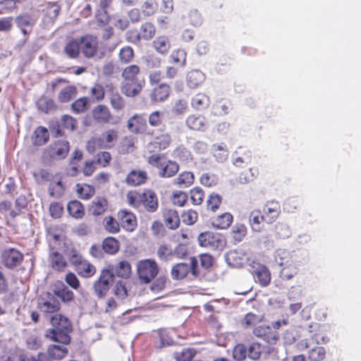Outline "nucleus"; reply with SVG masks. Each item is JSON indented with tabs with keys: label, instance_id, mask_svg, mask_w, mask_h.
<instances>
[{
	"label": "nucleus",
	"instance_id": "obj_14",
	"mask_svg": "<svg viewBox=\"0 0 361 361\" xmlns=\"http://www.w3.org/2000/svg\"><path fill=\"white\" fill-rule=\"evenodd\" d=\"M121 226L128 231H133L137 226V219L135 214L126 209L121 210L118 213Z\"/></svg>",
	"mask_w": 361,
	"mask_h": 361
},
{
	"label": "nucleus",
	"instance_id": "obj_64",
	"mask_svg": "<svg viewBox=\"0 0 361 361\" xmlns=\"http://www.w3.org/2000/svg\"><path fill=\"white\" fill-rule=\"evenodd\" d=\"M114 293L118 298L121 300L125 299L128 295V291L125 283L121 281L116 282L114 289Z\"/></svg>",
	"mask_w": 361,
	"mask_h": 361
},
{
	"label": "nucleus",
	"instance_id": "obj_44",
	"mask_svg": "<svg viewBox=\"0 0 361 361\" xmlns=\"http://www.w3.org/2000/svg\"><path fill=\"white\" fill-rule=\"evenodd\" d=\"M238 154V152H235V153L233 154V164L236 167H243V165L247 164L251 161V152L249 150L245 151L243 153V156H236Z\"/></svg>",
	"mask_w": 361,
	"mask_h": 361
},
{
	"label": "nucleus",
	"instance_id": "obj_49",
	"mask_svg": "<svg viewBox=\"0 0 361 361\" xmlns=\"http://www.w3.org/2000/svg\"><path fill=\"white\" fill-rule=\"evenodd\" d=\"M149 82L154 87V90L157 87L160 89L169 88L167 84L161 82V73L160 71H154L150 73Z\"/></svg>",
	"mask_w": 361,
	"mask_h": 361
},
{
	"label": "nucleus",
	"instance_id": "obj_1",
	"mask_svg": "<svg viewBox=\"0 0 361 361\" xmlns=\"http://www.w3.org/2000/svg\"><path fill=\"white\" fill-rule=\"evenodd\" d=\"M52 328L46 332V337L53 341L63 345L71 342L70 333L72 331V325L69 319L61 314H55L50 318Z\"/></svg>",
	"mask_w": 361,
	"mask_h": 361
},
{
	"label": "nucleus",
	"instance_id": "obj_63",
	"mask_svg": "<svg viewBox=\"0 0 361 361\" xmlns=\"http://www.w3.org/2000/svg\"><path fill=\"white\" fill-rule=\"evenodd\" d=\"M88 100L85 97L80 98L72 104V109L75 113L84 112L87 109Z\"/></svg>",
	"mask_w": 361,
	"mask_h": 361
},
{
	"label": "nucleus",
	"instance_id": "obj_34",
	"mask_svg": "<svg viewBox=\"0 0 361 361\" xmlns=\"http://www.w3.org/2000/svg\"><path fill=\"white\" fill-rule=\"evenodd\" d=\"M33 143L35 145L41 146L47 142L49 135L47 129L44 127H37L34 132Z\"/></svg>",
	"mask_w": 361,
	"mask_h": 361
},
{
	"label": "nucleus",
	"instance_id": "obj_56",
	"mask_svg": "<svg viewBox=\"0 0 361 361\" xmlns=\"http://www.w3.org/2000/svg\"><path fill=\"white\" fill-rule=\"evenodd\" d=\"M233 356L235 360H243L247 356V347L243 344L236 345L233 350Z\"/></svg>",
	"mask_w": 361,
	"mask_h": 361
},
{
	"label": "nucleus",
	"instance_id": "obj_16",
	"mask_svg": "<svg viewBox=\"0 0 361 361\" xmlns=\"http://www.w3.org/2000/svg\"><path fill=\"white\" fill-rule=\"evenodd\" d=\"M147 127L146 119L142 115L135 114L128 121V130L134 133H140L145 131Z\"/></svg>",
	"mask_w": 361,
	"mask_h": 361
},
{
	"label": "nucleus",
	"instance_id": "obj_46",
	"mask_svg": "<svg viewBox=\"0 0 361 361\" xmlns=\"http://www.w3.org/2000/svg\"><path fill=\"white\" fill-rule=\"evenodd\" d=\"M53 90H75V87L72 86L69 81L64 78H56L51 82Z\"/></svg>",
	"mask_w": 361,
	"mask_h": 361
},
{
	"label": "nucleus",
	"instance_id": "obj_40",
	"mask_svg": "<svg viewBox=\"0 0 361 361\" xmlns=\"http://www.w3.org/2000/svg\"><path fill=\"white\" fill-rule=\"evenodd\" d=\"M290 253L284 249H278L275 252V261L281 267L290 266Z\"/></svg>",
	"mask_w": 361,
	"mask_h": 361
},
{
	"label": "nucleus",
	"instance_id": "obj_32",
	"mask_svg": "<svg viewBox=\"0 0 361 361\" xmlns=\"http://www.w3.org/2000/svg\"><path fill=\"white\" fill-rule=\"evenodd\" d=\"M37 106L39 110L48 114L56 109V106L51 98L43 96L37 102Z\"/></svg>",
	"mask_w": 361,
	"mask_h": 361
},
{
	"label": "nucleus",
	"instance_id": "obj_61",
	"mask_svg": "<svg viewBox=\"0 0 361 361\" xmlns=\"http://www.w3.org/2000/svg\"><path fill=\"white\" fill-rule=\"evenodd\" d=\"M157 9V4L153 0L146 1L142 6V12L146 16L153 15Z\"/></svg>",
	"mask_w": 361,
	"mask_h": 361
},
{
	"label": "nucleus",
	"instance_id": "obj_7",
	"mask_svg": "<svg viewBox=\"0 0 361 361\" xmlns=\"http://www.w3.org/2000/svg\"><path fill=\"white\" fill-rule=\"evenodd\" d=\"M37 307L41 312L50 319L51 317L57 312L60 308V303L54 296L49 295L47 298H41L38 300Z\"/></svg>",
	"mask_w": 361,
	"mask_h": 361
},
{
	"label": "nucleus",
	"instance_id": "obj_27",
	"mask_svg": "<svg viewBox=\"0 0 361 361\" xmlns=\"http://www.w3.org/2000/svg\"><path fill=\"white\" fill-rule=\"evenodd\" d=\"M75 270L80 276L84 278H90L96 273L95 267L87 260L82 261Z\"/></svg>",
	"mask_w": 361,
	"mask_h": 361
},
{
	"label": "nucleus",
	"instance_id": "obj_5",
	"mask_svg": "<svg viewBox=\"0 0 361 361\" xmlns=\"http://www.w3.org/2000/svg\"><path fill=\"white\" fill-rule=\"evenodd\" d=\"M39 15L35 11L23 13L16 18V23L24 35H29L35 25Z\"/></svg>",
	"mask_w": 361,
	"mask_h": 361
},
{
	"label": "nucleus",
	"instance_id": "obj_62",
	"mask_svg": "<svg viewBox=\"0 0 361 361\" xmlns=\"http://www.w3.org/2000/svg\"><path fill=\"white\" fill-rule=\"evenodd\" d=\"M111 21L115 27L121 30H126L129 25L128 20L126 17L119 15L114 16L111 18Z\"/></svg>",
	"mask_w": 361,
	"mask_h": 361
},
{
	"label": "nucleus",
	"instance_id": "obj_55",
	"mask_svg": "<svg viewBox=\"0 0 361 361\" xmlns=\"http://www.w3.org/2000/svg\"><path fill=\"white\" fill-rule=\"evenodd\" d=\"M143 61L148 68H157L161 64V59L154 54L147 55L143 58Z\"/></svg>",
	"mask_w": 361,
	"mask_h": 361
},
{
	"label": "nucleus",
	"instance_id": "obj_47",
	"mask_svg": "<svg viewBox=\"0 0 361 361\" xmlns=\"http://www.w3.org/2000/svg\"><path fill=\"white\" fill-rule=\"evenodd\" d=\"M77 192L80 197L83 200H88L92 197L95 192L94 187L90 185L77 184Z\"/></svg>",
	"mask_w": 361,
	"mask_h": 361
},
{
	"label": "nucleus",
	"instance_id": "obj_15",
	"mask_svg": "<svg viewBox=\"0 0 361 361\" xmlns=\"http://www.w3.org/2000/svg\"><path fill=\"white\" fill-rule=\"evenodd\" d=\"M280 213V207L276 202H267L264 208L262 214L264 222L267 224L273 223L279 216Z\"/></svg>",
	"mask_w": 361,
	"mask_h": 361
},
{
	"label": "nucleus",
	"instance_id": "obj_8",
	"mask_svg": "<svg viewBox=\"0 0 361 361\" xmlns=\"http://www.w3.org/2000/svg\"><path fill=\"white\" fill-rule=\"evenodd\" d=\"M81 51L86 58H92L98 49L97 38L93 35H87L79 39Z\"/></svg>",
	"mask_w": 361,
	"mask_h": 361
},
{
	"label": "nucleus",
	"instance_id": "obj_42",
	"mask_svg": "<svg viewBox=\"0 0 361 361\" xmlns=\"http://www.w3.org/2000/svg\"><path fill=\"white\" fill-rule=\"evenodd\" d=\"M171 142V137L169 134H163L155 138L151 145L154 149L162 150L166 149Z\"/></svg>",
	"mask_w": 361,
	"mask_h": 361
},
{
	"label": "nucleus",
	"instance_id": "obj_13",
	"mask_svg": "<svg viewBox=\"0 0 361 361\" xmlns=\"http://www.w3.org/2000/svg\"><path fill=\"white\" fill-rule=\"evenodd\" d=\"M225 260L228 266L234 268L241 267L247 260L245 254L241 250H230L224 255Z\"/></svg>",
	"mask_w": 361,
	"mask_h": 361
},
{
	"label": "nucleus",
	"instance_id": "obj_36",
	"mask_svg": "<svg viewBox=\"0 0 361 361\" xmlns=\"http://www.w3.org/2000/svg\"><path fill=\"white\" fill-rule=\"evenodd\" d=\"M66 345H52L48 348V354L53 359L60 360L68 354V349Z\"/></svg>",
	"mask_w": 361,
	"mask_h": 361
},
{
	"label": "nucleus",
	"instance_id": "obj_4",
	"mask_svg": "<svg viewBox=\"0 0 361 361\" xmlns=\"http://www.w3.org/2000/svg\"><path fill=\"white\" fill-rule=\"evenodd\" d=\"M193 276L199 275L197 269V259L195 257L190 259V263H178L175 264L171 271V276L174 280H180L184 279L189 273Z\"/></svg>",
	"mask_w": 361,
	"mask_h": 361
},
{
	"label": "nucleus",
	"instance_id": "obj_45",
	"mask_svg": "<svg viewBox=\"0 0 361 361\" xmlns=\"http://www.w3.org/2000/svg\"><path fill=\"white\" fill-rule=\"evenodd\" d=\"M263 347L259 343L254 342L249 345L247 348V357L253 360H257L259 358Z\"/></svg>",
	"mask_w": 361,
	"mask_h": 361
},
{
	"label": "nucleus",
	"instance_id": "obj_9",
	"mask_svg": "<svg viewBox=\"0 0 361 361\" xmlns=\"http://www.w3.org/2000/svg\"><path fill=\"white\" fill-rule=\"evenodd\" d=\"M198 242L200 246L211 249H219L225 243L221 236L209 232L201 233L198 237Z\"/></svg>",
	"mask_w": 361,
	"mask_h": 361
},
{
	"label": "nucleus",
	"instance_id": "obj_30",
	"mask_svg": "<svg viewBox=\"0 0 361 361\" xmlns=\"http://www.w3.org/2000/svg\"><path fill=\"white\" fill-rule=\"evenodd\" d=\"M111 271L118 277L128 278L131 273V266L127 261H121L116 266L113 267Z\"/></svg>",
	"mask_w": 361,
	"mask_h": 361
},
{
	"label": "nucleus",
	"instance_id": "obj_33",
	"mask_svg": "<svg viewBox=\"0 0 361 361\" xmlns=\"http://www.w3.org/2000/svg\"><path fill=\"white\" fill-rule=\"evenodd\" d=\"M51 267L57 271H62L67 266V262L62 255L57 252H53L49 255Z\"/></svg>",
	"mask_w": 361,
	"mask_h": 361
},
{
	"label": "nucleus",
	"instance_id": "obj_20",
	"mask_svg": "<svg viewBox=\"0 0 361 361\" xmlns=\"http://www.w3.org/2000/svg\"><path fill=\"white\" fill-rule=\"evenodd\" d=\"M179 170V165L174 161L169 160L163 163L159 169V176L161 178H171L174 176Z\"/></svg>",
	"mask_w": 361,
	"mask_h": 361
},
{
	"label": "nucleus",
	"instance_id": "obj_48",
	"mask_svg": "<svg viewBox=\"0 0 361 361\" xmlns=\"http://www.w3.org/2000/svg\"><path fill=\"white\" fill-rule=\"evenodd\" d=\"M157 255L159 259L168 262L173 260L172 248L167 245H161L159 247Z\"/></svg>",
	"mask_w": 361,
	"mask_h": 361
},
{
	"label": "nucleus",
	"instance_id": "obj_2",
	"mask_svg": "<svg viewBox=\"0 0 361 361\" xmlns=\"http://www.w3.org/2000/svg\"><path fill=\"white\" fill-rule=\"evenodd\" d=\"M114 280V273L107 268L103 269L98 277L94 282L93 290L99 298H103L109 292Z\"/></svg>",
	"mask_w": 361,
	"mask_h": 361
},
{
	"label": "nucleus",
	"instance_id": "obj_3",
	"mask_svg": "<svg viewBox=\"0 0 361 361\" xmlns=\"http://www.w3.org/2000/svg\"><path fill=\"white\" fill-rule=\"evenodd\" d=\"M137 271L141 282L149 283L158 274L159 267L155 260L146 259L138 262Z\"/></svg>",
	"mask_w": 361,
	"mask_h": 361
},
{
	"label": "nucleus",
	"instance_id": "obj_39",
	"mask_svg": "<svg viewBox=\"0 0 361 361\" xmlns=\"http://www.w3.org/2000/svg\"><path fill=\"white\" fill-rule=\"evenodd\" d=\"M233 221V216L229 213H224L214 219L212 224L219 229H226Z\"/></svg>",
	"mask_w": 361,
	"mask_h": 361
},
{
	"label": "nucleus",
	"instance_id": "obj_24",
	"mask_svg": "<svg viewBox=\"0 0 361 361\" xmlns=\"http://www.w3.org/2000/svg\"><path fill=\"white\" fill-rule=\"evenodd\" d=\"M212 150L213 157L217 162L224 163L227 160L228 157V150L225 144H214L212 147Z\"/></svg>",
	"mask_w": 361,
	"mask_h": 361
},
{
	"label": "nucleus",
	"instance_id": "obj_50",
	"mask_svg": "<svg viewBox=\"0 0 361 361\" xmlns=\"http://www.w3.org/2000/svg\"><path fill=\"white\" fill-rule=\"evenodd\" d=\"M104 225L105 229L111 233H116L120 231V224L112 216H109L104 218Z\"/></svg>",
	"mask_w": 361,
	"mask_h": 361
},
{
	"label": "nucleus",
	"instance_id": "obj_17",
	"mask_svg": "<svg viewBox=\"0 0 361 361\" xmlns=\"http://www.w3.org/2000/svg\"><path fill=\"white\" fill-rule=\"evenodd\" d=\"M187 126L194 130L204 131L207 127V119L202 115L193 114L186 119Z\"/></svg>",
	"mask_w": 361,
	"mask_h": 361
},
{
	"label": "nucleus",
	"instance_id": "obj_29",
	"mask_svg": "<svg viewBox=\"0 0 361 361\" xmlns=\"http://www.w3.org/2000/svg\"><path fill=\"white\" fill-rule=\"evenodd\" d=\"M153 47L159 54H166L171 48V43L168 37L160 36L154 40Z\"/></svg>",
	"mask_w": 361,
	"mask_h": 361
},
{
	"label": "nucleus",
	"instance_id": "obj_21",
	"mask_svg": "<svg viewBox=\"0 0 361 361\" xmlns=\"http://www.w3.org/2000/svg\"><path fill=\"white\" fill-rule=\"evenodd\" d=\"M94 119L99 123H106L110 122L111 115L109 109L104 105L95 106L92 111Z\"/></svg>",
	"mask_w": 361,
	"mask_h": 361
},
{
	"label": "nucleus",
	"instance_id": "obj_35",
	"mask_svg": "<svg viewBox=\"0 0 361 361\" xmlns=\"http://www.w3.org/2000/svg\"><path fill=\"white\" fill-rule=\"evenodd\" d=\"M67 210L71 216L75 219H81L84 216V209L78 200H72L67 205Z\"/></svg>",
	"mask_w": 361,
	"mask_h": 361
},
{
	"label": "nucleus",
	"instance_id": "obj_31",
	"mask_svg": "<svg viewBox=\"0 0 361 361\" xmlns=\"http://www.w3.org/2000/svg\"><path fill=\"white\" fill-rule=\"evenodd\" d=\"M194 182V175L190 171H184L173 180V183L180 188H188Z\"/></svg>",
	"mask_w": 361,
	"mask_h": 361
},
{
	"label": "nucleus",
	"instance_id": "obj_18",
	"mask_svg": "<svg viewBox=\"0 0 361 361\" xmlns=\"http://www.w3.org/2000/svg\"><path fill=\"white\" fill-rule=\"evenodd\" d=\"M69 149L70 146L68 141L59 140L51 147V156L56 159H63L67 156Z\"/></svg>",
	"mask_w": 361,
	"mask_h": 361
},
{
	"label": "nucleus",
	"instance_id": "obj_59",
	"mask_svg": "<svg viewBox=\"0 0 361 361\" xmlns=\"http://www.w3.org/2000/svg\"><path fill=\"white\" fill-rule=\"evenodd\" d=\"M139 72L140 68L137 65H130L123 70L122 75L126 80H133Z\"/></svg>",
	"mask_w": 361,
	"mask_h": 361
},
{
	"label": "nucleus",
	"instance_id": "obj_26",
	"mask_svg": "<svg viewBox=\"0 0 361 361\" xmlns=\"http://www.w3.org/2000/svg\"><path fill=\"white\" fill-rule=\"evenodd\" d=\"M249 222L252 229L254 231L259 232L261 231L262 222H264V216L260 210H252L249 216Z\"/></svg>",
	"mask_w": 361,
	"mask_h": 361
},
{
	"label": "nucleus",
	"instance_id": "obj_23",
	"mask_svg": "<svg viewBox=\"0 0 361 361\" xmlns=\"http://www.w3.org/2000/svg\"><path fill=\"white\" fill-rule=\"evenodd\" d=\"M164 219L166 226L170 229H176L180 224L178 212L172 209H166L164 212Z\"/></svg>",
	"mask_w": 361,
	"mask_h": 361
},
{
	"label": "nucleus",
	"instance_id": "obj_41",
	"mask_svg": "<svg viewBox=\"0 0 361 361\" xmlns=\"http://www.w3.org/2000/svg\"><path fill=\"white\" fill-rule=\"evenodd\" d=\"M191 104L196 109H202L209 106V99L204 93L199 92L192 98Z\"/></svg>",
	"mask_w": 361,
	"mask_h": 361
},
{
	"label": "nucleus",
	"instance_id": "obj_25",
	"mask_svg": "<svg viewBox=\"0 0 361 361\" xmlns=\"http://www.w3.org/2000/svg\"><path fill=\"white\" fill-rule=\"evenodd\" d=\"M147 178L146 172L142 171H132L126 177V183L130 185H139L145 182Z\"/></svg>",
	"mask_w": 361,
	"mask_h": 361
},
{
	"label": "nucleus",
	"instance_id": "obj_11",
	"mask_svg": "<svg viewBox=\"0 0 361 361\" xmlns=\"http://www.w3.org/2000/svg\"><path fill=\"white\" fill-rule=\"evenodd\" d=\"M139 203L147 212L150 213L155 212L159 206L158 198L155 192L149 190L139 194Z\"/></svg>",
	"mask_w": 361,
	"mask_h": 361
},
{
	"label": "nucleus",
	"instance_id": "obj_60",
	"mask_svg": "<svg viewBox=\"0 0 361 361\" xmlns=\"http://www.w3.org/2000/svg\"><path fill=\"white\" fill-rule=\"evenodd\" d=\"M233 237L237 242H240L247 233V228L243 224H237L233 228Z\"/></svg>",
	"mask_w": 361,
	"mask_h": 361
},
{
	"label": "nucleus",
	"instance_id": "obj_52",
	"mask_svg": "<svg viewBox=\"0 0 361 361\" xmlns=\"http://www.w3.org/2000/svg\"><path fill=\"white\" fill-rule=\"evenodd\" d=\"M167 277L165 276H160L150 286V290L154 293H159L164 290L166 287Z\"/></svg>",
	"mask_w": 361,
	"mask_h": 361
},
{
	"label": "nucleus",
	"instance_id": "obj_28",
	"mask_svg": "<svg viewBox=\"0 0 361 361\" xmlns=\"http://www.w3.org/2000/svg\"><path fill=\"white\" fill-rule=\"evenodd\" d=\"M80 51L81 49L79 39L70 40L64 47L65 54L71 59L78 58Z\"/></svg>",
	"mask_w": 361,
	"mask_h": 361
},
{
	"label": "nucleus",
	"instance_id": "obj_37",
	"mask_svg": "<svg viewBox=\"0 0 361 361\" xmlns=\"http://www.w3.org/2000/svg\"><path fill=\"white\" fill-rule=\"evenodd\" d=\"M155 34V27L152 23H145L142 25L140 32L136 35V39L140 41L141 39H149Z\"/></svg>",
	"mask_w": 361,
	"mask_h": 361
},
{
	"label": "nucleus",
	"instance_id": "obj_10",
	"mask_svg": "<svg viewBox=\"0 0 361 361\" xmlns=\"http://www.w3.org/2000/svg\"><path fill=\"white\" fill-rule=\"evenodd\" d=\"M253 334L269 344H275L279 340V333L268 325H259L254 328Z\"/></svg>",
	"mask_w": 361,
	"mask_h": 361
},
{
	"label": "nucleus",
	"instance_id": "obj_22",
	"mask_svg": "<svg viewBox=\"0 0 361 361\" xmlns=\"http://www.w3.org/2000/svg\"><path fill=\"white\" fill-rule=\"evenodd\" d=\"M323 343H325V337L320 334H315L314 335L311 336V338L309 340L305 338L300 341L297 343L296 347L298 350L302 351L305 349L310 348L313 344L318 345Z\"/></svg>",
	"mask_w": 361,
	"mask_h": 361
},
{
	"label": "nucleus",
	"instance_id": "obj_51",
	"mask_svg": "<svg viewBox=\"0 0 361 361\" xmlns=\"http://www.w3.org/2000/svg\"><path fill=\"white\" fill-rule=\"evenodd\" d=\"M61 8L56 4H51L46 8L45 18L48 19L49 23H53L58 17Z\"/></svg>",
	"mask_w": 361,
	"mask_h": 361
},
{
	"label": "nucleus",
	"instance_id": "obj_38",
	"mask_svg": "<svg viewBox=\"0 0 361 361\" xmlns=\"http://www.w3.org/2000/svg\"><path fill=\"white\" fill-rule=\"evenodd\" d=\"M106 200L102 197H97L91 204L90 212L94 216H99L106 210Z\"/></svg>",
	"mask_w": 361,
	"mask_h": 361
},
{
	"label": "nucleus",
	"instance_id": "obj_6",
	"mask_svg": "<svg viewBox=\"0 0 361 361\" xmlns=\"http://www.w3.org/2000/svg\"><path fill=\"white\" fill-rule=\"evenodd\" d=\"M250 271L256 282L261 286H267L271 281V274L267 267L259 263L252 262L250 264Z\"/></svg>",
	"mask_w": 361,
	"mask_h": 361
},
{
	"label": "nucleus",
	"instance_id": "obj_19",
	"mask_svg": "<svg viewBox=\"0 0 361 361\" xmlns=\"http://www.w3.org/2000/svg\"><path fill=\"white\" fill-rule=\"evenodd\" d=\"M205 80L204 74L199 70H193L188 73L186 82L189 88L197 89Z\"/></svg>",
	"mask_w": 361,
	"mask_h": 361
},
{
	"label": "nucleus",
	"instance_id": "obj_57",
	"mask_svg": "<svg viewBox=\"0 0 361 361\" xmlns=\"http://www.w3.org/2000/svg\"><path fill=\"white\" fill-rule=\"evenodd\" d=\"M61 126L73 131L77 128V121L69 115H63L61 119Z\"/></svg>",
	"mask_w": 361,
	"mask_h": 361
},
{
	"label": "nucleus",
	"instance_id": "obj_43",
	"mask_svg": "<svg viewBox=\"0 0 361 361\" xmlns=\"http://www.w3.org/2000/svg\"><path fill=\"white\" fill-rule=\"evenodd\" d=\"M102 247L105 252L115 254L119 249L118 242L114 238H107L103 241Z\"/></svg>",
	"mask_w": 361,
	"mask_h": 361
},
{
	"label": "nucleus",
	"instance_id": "obj_58",
	"mask_svg": "<svg viewBox=\"0 0 361 361\" xmlns=\"http://www.w3.org/2000/svg\"><path fill=\"white\" fill-rule=\"evenodd\" d=\"M200 182L206 187H212L217 184L218 178L213 173H205L200 177Z\"/></svg>",
	"mask_w": 361,
	"mask_h": 361
},
{
	"label": "nucleus",
	"instance_id": "obj_12",
	"mask_svg": "<svg viewBox=\"0 0 361 361\" xmlns=\"http://www.w3.org/2000/svg\"><path fill=\"white\" fill-rule=\"evenodd\" d=\"M3 262L6 267L13 268L23 261V255L14 248L6 249L2 254Z\"/></svg>",
	"mask_w": 361,
	"mask_h": 361
},
{
	"label": "nucleus",
	"instance_id": "obj_54",
	"mask_svg": "<svg viewBox=\"0 0 361 361\" xmlns=\"http://www.w3.org/2000/svg\"><path fill=\"white\" fill-rule=\"evenodd\" d=\"M262 319V317L252 312L247 313L243 321V325L247 328L257 325Z\"/></svg>",
	"mask_w": 361,
	"mask_h": 361
},
{
	"label": "nucleus",
	"instance_id": "obj_53",
	"mask_svg": "<svg viewBox=\"0 0 361 361\" xmlns=\"http://www.w3.org/2000/svg\"><path fill=\"white\" fill-rule=\"evenodd\" d=\"M64 192V187L61 180L56 183H51L49 187V192L51 197L59 198Z\"/></svg>",
	"mask_w": 361,
	"mask_h": 361
}]
</instances>
